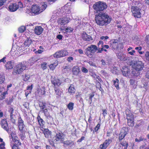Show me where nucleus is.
I'll return each mask as SVG.
<instances>
[{
  "instance_id": "1",
  "label": "nucleus",
  "mask_w": 149,
  "mask_h": 149,
  "mask_svg": "<svg viewBox=\"0 0 149 149\" xmlns=\"http://www.w3.org/2000/svg\"><path fill=\"white\" fill-rule=\"evenodd\" d=\"M107 7L106 3L102 1H99L93 5L94 12L97 14L95 15V21L96 23L100 26L107 25L111 21V18L109 15L102 12Z\"/></svg>"
},
{
  "instance_id": "2",
  "label": "nucleus",
  "mask_w": 149,
  "mask_h": 149,
  "mask_svg": "<svg viewBox=\"0 0 149 149\" xmlns=\"http://www.w3.org/2000/svg\"><path fill=\"white\" fill-rule=\"evenodd\" d=\"M129 132L128 127H123L121 129L118 135V140L120 144L122 146L123 149H127L129 146L128 142L125 140L124 138Z\"/></svg>"
},
{
  "instance_id": "3",
  "label": "nucleus",
  "mask_w": 149,
  "mask_h": 149,
  "mask_svg": "<svg viewBox=\"0 0 149 149\" xmlns=\"http://www.w3.org/2000/svg\"><path fill=\"white\" fill-rule=\"evenodd\" d=\"M103 47L98 49L96 45H92L86 48L84 51L85 54L90 58H93V55L97 50V53H101L103 51Z\"/></svg>"
},
{
  "instance_id": "4",
  "label": "nucleus",
  "mask_w": 149,
  "mask_h": 149,
  "mask_svg": "<svg viewBox=\"0 0 149 149\" xmlns=\"http://www.w3.org/2000/svg\"><path fill=\"white\" fill-rule=\"evenodd\" d=\"M26 65L22 62L19 63L14 67L12 72V74L14 75L21 74L26 68Z\"/></svg>"
},
{
  "instance_id": "5",
  "label": "nucleus",
  "mask_w": 149,
  "mask_h": 149,
  "mask_svg": "<svg viewBox=\"0 0 149 149\" xmlns=\"http://www.w3.org/2000/svg\"><path fill=\"white\" fill-rule=\"evenodd\" d=\"M111 46L114 49H122L123 47V43L119 40L113 39L111 40Z\"/></svg>"
},
{
  "instance_id": "6",
  "label": "nucleus",
  "mask_w": 149,
  "mask_h": 149,
  "mask_svg": "<svg viewBox=\"0 0 149 149\" xmlns=\"http://www.w3.org/2000/svg\"><path fill=\"white\" fill-rule=\"evenodd\" d=\"M64 139V134L62 132H58L53 137V140L54 142L58 143V142L62 143Z\"/></svg>"
},
{
  "instance_id": "7",
  "label": "nucleus",
  "mask_w": 149,
  "mask_h": 149,
  "mask_svg": "<svg viewBox=\"0 0 149 149\" xmlns=\"http://www.w3.org/2000/svg\"><path fill=\"white\" fill-rule=\"evenodd\" d=\"M144 64L142 61H138L134 62L132 65V67L136 71H139L143 69Z\"/></svg>"
},
{
  "instance_id": "8",
  "label": "nucleus",
  "mask_w": 149,
  "mask_h": 149,
  "mask_svg": "<svg viewBox=\"0 0 149 149\" xmlns=\"http://www.w3.org/2000/svg\"><path fill=\"white\" fill-rule=\"evenodd\" d=\"M19 6V7L20 8L22 7V4L21 2H19L18 3V5L16 3H11L8 6V9L10 12H15L16 11L18 8Z\"/></svg>"
},
{
  "instance_id": "9",
  "label": "nucleus",
  "mask_w": 149,
  "mask_h": 149,
  "mask_svg": "<svg viewBox=\"0 0 149 149\" xmlns=\"http://www.w3.org/2000/svg\"><path fill=\"white\" fill-rule=\"evenodd\" d=\"M68 53L65 50H62L56 52L54 54L53 56L55 58H58L65 56L68 54Z\"/></svg>"
},
{
  "instance_id": "10",
  "label": "nucleus",
  "mask_w": 149,
  "mask_h": 149,
  "mask_svg": "<svg viewBox=\"0 0 149 149\" xmlns=\"http://www.w3.org/2000/svg\"><path fill=\"white\" fill-rule=\"evenodd\" d=\"M141 9L136 6H132L131 8V11L133 15L135 17L139 18L141 17Z\"/></svg>"
},
{
  "instance_id": "11",
  "label": "nucleus",
  "mask_w": 149,
  "mask_h": 149,
  "mask_svg": "<svg viewBox=\"0 0 149 149\" xmlns=\"http://www.w3.org/2000/svg\"><path fill=\"white\" fill-rule=\"evenodd\" d=\"M51 81L52 84L53 85L54 87H59L62 84L61 80L57 77L52 76Z\"/></svg>"
},
{
  "instance_id": "12",
  "label": "nucleus",
  "mask_w": 149,
  "mask_h": 149,
  "mask_svg": "<svg viewBox=\"0 0 149 149\" xmlns=\"http://www.w3.org/2000/svg\"><path fill=\"white\" fill-rule=\"evenodd\" d=\"M113 138H109L106 139L104 142L100 146V149H106L109 144L112 143Z\"/></svg>"
},
{
  "instance_id": "13",
  "label": "nucleus",
  "mask_w": 149,
  "mask_h": 149,
  "mask_svg": "<svg viewBox=\"0 0 149 149\" xmlns=\"http://www.w3.org/2000/svg\"><path fill=\"white\" fill-rule=\"evenodd\" d=\"M122 72L123 76L129 77L131 74L130 68L127 66H123L122 70Z\"/></svg>"
},
{
  "instance_id": "14",
  "label": "nucleus",
  "mask_w": 149,
  "mask_h": 149,
  "mask_svg": "<svg viewBox=\"0 0 149 149\" xmlns=\"http://www.w3.org/2000/svg\"><path fill=\"white\" fill-rule=\"evenodd\" d=\"M82 38L83 40L86 41H91L93 40L92 37L88 35L85 31H83L81 34Z\"/></svg>"
},
{
  "instance_id": "15",
  "label": "nucleus",
  "mask_w": 149,
  "mask_h": 149,
  "mask_svg": "<svg viewBox=\"0 0 149 149\" xmlns=\"http://www.w3.org/2000/svg\"><path fill=\"white\" fill-rule=\"evenodd\" d=\"M8 94L7 91L3 86L0 87V100H2L5 98L6 95Z\"/></svg>"
},
{
  "instance_id": "16",
  "label": "nucleus",
  "mask_w": 149,
  "mask_h": 149,
  "mask_svg": "<svg viewBox=\"0 0 149 149\" xmlns=\"http://www.w3.org/2000/svg\"><path fill=\"white\" fill-rule=\"evenodd\" d=\"M1 124L2 128L6 130L8 133H10L7 122L6 119L2 120L1 121Z\"/></svg>"
},
{
  "instance_id": "17",
  "label": "nucleus",
  "mask_w": 149,
  "mask_h": 149,
  "mask_svg": "<svg viewBox=\"0 0 149 149\" xmlns=\"http://www.w3.org/2000/svg\"><path fill=\"white\" fill-rule=\"evenodd\" d=\"M11 136L13 141L15 143L14 145L17 146H19L21 145V143L19 142L18 138L16 136V134L12 132L11 134Z\"/></svg>"
},
{
  "instance_id": "18",
  "label": "nucleus",
  "mask_w": 149,
  "mask_h": 149,
  "mask_svg": "<svg viewBox=\"0 0 149 149\" xmlns=\"http://www.w3.org/2000/svg\"><path fill=\"white\" fill-rule=\"evenodd\" d=\"M126 118L127 120V123L128 126L131 127L134 126V116L131 117L128 116L126 117Z\"/></svg>"
},
{
  "instance_id": "19",
  "label": "nucleus",
  "mask_w": 149,
  "mask_h": 149,
  "mask_svg": "<svg viewBox=\"0 0 149 149\" xmlns=\"http://www.w3.org/2000/svg\"><path fill=\"white\" fill-rule=\"evenodd\" d=\"M31 12L34 14H39L42 11L40 12V8L37 5L32 6L31 8Z\"/></svg>"
},
{
  "instance_id": "20",
  "label": "nucleus",
  "mask_w": 149,
  "mask_h": 149,
  "mask_svg": "<svg viewBox=\"0 0 149 149\" xmlns=\"http://www.w3.org/2000/svg\"><path fill=\"white\" fill-rule=\"evenodd\" d=\"M14 62L12 61L6 62L5 65V67L6 70H11L13 68Z\"/></svg>"
},
{
  "instance_id": "21",
  "label": "nucleus",
  "mask_w": 149,
  "mask_h": 149,
  "mask_svg": "<svg viewBox=\"0 0 149 149\" xmlns=\"http://www.w3.org/2000/svg\"><path fill=\"white\" fill-rule=\"evenodd\" d=\"M43 29L41 26H36L34 29L35 33L38 35H40L43 31Z\"/></svg>"
},
{
  "instance_id": "22",
  "label": "nucleus",
  "mask_w": 149,
  "mask_h": 149,
  "mask_svg": "<svg viewBox=\"0 0 149 149\" xmlns=\"http://www.w3.org/2000/svg\"><path fill=\"white\" fill-rule=\"evenodd\" d=\"M18 124L19 130H21L22 131V129L24 128L25 127V125L24 123L23 120L22 119L21 117H19L18 118Z\"/></svg>"
},
{
  "instance_id": "23",
  "label": "nucleus",
  "mask_w": 149,
  "mask_h": 149,
  "mask_svg": "<svg viewBox=\"0 0 149 149\" xmlns=\"http://www.w3.org/2000/svg\"><path fill=\"white\" fill-rule=\"evenodd\" d=\"M45 93V88L44 87H42V89L37 88V94L39 96L44 95Z\"/></svg>"
},
{
  "instance_id": "24",
  "label": "nucleus",
  "mask_w": 149,
  "mask_h": 149,
  "mask_svg": "<svg viewBox=\"0 0 149 149\" xmlns=\"http://www.w3.org/2000/svg\"><path fill=\"white\" fill-rule=\"evenodd\" d=\"M37 119L38 123V124L40 125V130H41V128H43V127L44 126V124L45 122L42 119L40 116L38 115L37 117Z\"/></svg>"
},
{
  "instance_id": "25",
  "label": "nucleus",
  "mask_w": 149,
  "mask_h": 149,
  "mask_svg": "<svg viewBox=\"0 0 149 149\" xmlns=\"http://www.w3.org/2000/svg\"><path fill=\"white\" fill-rule=\"evenodd\" d=\"M80 71V69L78 66H74L72 70L73 74L76 75L78 74Z\"/></svg>"
},
{
  "instance_id": "26",
  "label": "nucleus",
  "mask_w": 149,
  "mask_h": 149,
  "mask_svg": "<svg viewBox=\"0 0 149 149\" xmlns=\"http://www.w3.org/2000/svg\"><path fill=\"white\" fill-rule=\"evenodd\" d=\"M59 87H54L55 93L57 97H59L61 96L62 92L60 90Z\"/></svg>"
},
{
  "instance_id": "27",
  "label": "nucleus",
  "mask_w": 149,
  "mask_h": 149,
  "mask_svg": "<svg viewBox=\"0 0 149 149\" xmlns=\"http://www.w3.org/2000/svg\"><path fill=\"white\" fill-rule=\"evenodd\" d=\"M68 91L70 95H73L75 94V89L73 85L72 84L70 85L68 89Z\"/></svg>"
},
{
  "instance_id": "28",
  "label": "nucleus",
  "mask_w": 149,
  "mask_h": 149,
  "mask_svg": "<svg viewBox=\"0 0 149 149\" xmlns=\"http://www.w3.org/2000/svg\"><path fill=\"white\" fill-rule=\"evenodd\" d=\"M62 68V71L65 73H68L71 70L70 67L68 65L67 66H63Z\"/></svg>"
},
{
  "instance_id": "29",
  "label": "nucleus",
  "mask_w": 149,
  "mask_h": 149,
  "mask_svg": "<svg viewBox=\"0 0 149 149\" xmlns=\"http://www.w3.org/2000/svg\"><path fill=\"white\" fill-rule=\"evenodd\" d=\"M42 130L45 137L47 138H48L51 134V132L48 129H45Z\"/></svg>"
},
{
  "instance_id": "30",
  "label": "nucleus",
  "mask_w": 149,
  "mask_h": 149,
  "mask_svg": "<svg viewBox=\"0 0 149 149\" xmlns=\"http://www.w3.org/2000/svg\"><path fill=\"white\" fill-rule=\"evenodd\" d=\"M58 65V61L57 60H56L54 63L49 65V67L51 70H53Z\"/></svg>"
},
{
  "instance_id": "31",
  "label": "nucleus",
  "mask_w": 149,
  "mask_h": 149,
  "mask_svg": "<svg viewBox=\"0 0 149 149\" xmlns=\"http://www.w3.org/2000/svg\"><path fill=\"white\" fill-rule=\"evenodd\" d=\"M62 143L67 146H71L74 145V141L71 140H67L65 141H63Z\"/></svg>"
},
{
  "instance_id": "32",
  "label": "nucleus",
  "mask_w": 149,
  "mask_h": 149,
  "mask_svg": "<svg viewBox=\"0 0 149 149\" xmlns=\"http://www.w3.org/2000/svg\"><path fill=\"white\" fill-rule=\"evenodd\" d=\"M113 84L116 87L117 90L119 89L120 88L119 86V80L117 78L116 79V80H113Z\"/></svg>"
},
{
  "instance_id": "33",
  "label": "nucleus",
  "mask_w": 149,
  "mask_h": 149,
  "mask_svg": "<svg viewBox=\"0 0 149 149\" xmlns=\"http://www.w3.org/2000/svg\"><path fill=\"white\" fill-rule=\"evenodd\" d=\"M57 22L59 24L62 25L65 24V20L63 18H59L57 20Z\"/></svg>"
},
{
  "instance_id": "34",
  "label": "nucleus",
  "mask_w": 149,
  "mask_h": 149,
  "mask_svg": "<svg viewBox=\"0 0 149 149\" xmlns=\"http://www.w3.org/2000/svg\"><path fill=\"white\" fill-rule=\"evenodd\" d=\"M32 41L29 38H27L24 42V44L26 46H29L32 43Z\"/></svg>"
},
{
  "instance_id": "35",
  "label": "nucleus",
  "mask_w": 149,
  "mask_h": 149,
  "mask_svg": "<svg viewBox=\"0 0 149 149\" xmlns=\"http://www.w3.org/2000/svg\"><path fill=\"white\" fill-rule=\"evenodd\" d=\"M19 130L21 132V134L19 135L21 139L23 140L24 139V138L26 137L25 135V132L24 131H23V129H22V131L20 130Z\"/></svg>"
},
{
  "instance_id": "36",
  "label": "nucleus",
  "mask_w": 149,
  "mask_h": 149,
  "mask_svg": "<svg viewBox=\"0 0 149 149\" xmlns=\"http://www.w3.org/2000/svg\"><path fill=\"white\" fill-rule=\"evenodd\" d=\"M125 114L126 115V117L128 116L131 117L134 116L130 110L128 109H126Z\"/></svg>"
},
{
  "instance_id": "37",
  "label": "nucleus",
  "mask_w": 149,
  "mask_h": 149,
  "mask_svg": "<svg viewBox=\"0 0 149 149\" xmlns=\"http://www.w3.org/2000/svg\"><path fill=\"white\" fill-rule=\"evenodd\" d=\"M100 122L99 123H98L97 125L94 128V129L93 130V132H95L97 133H98V131L100 129Z\"/></svg>"
},
{
  "instance_id": "38",
  "label": "nucleus",
  "mask_w": 149,
  "mask_h": 149,
  "mask_svg": "<svg viewBox=\"0 0 149 149\" xmlns=\"http://www.w3.org/2000/svg\"><path fill=\"white\" fill-rule=\"evenodd\" d=\"M42 110L46 117H50V116L49 114V113L48 112V109L47 108L42 109Z\"/></svg>"
},
{
  "instance_id": "39",
  "label": "nucleus",
  "mask_w": 149,
  "mask_h": 149,
  "mask_svg": "<svg viewBox=\"0 0 149 149\" xmlns=\"http://www.w3.org/2000/svg\"><path fill=\"white\" fill-rule=\"evenodd\" d=\"M74 103L72 102L69 103L67 106L68 109L70 110H72L74 108Z\"/></svg>"
},
{
  "instance_id": "40",
  "label": "nucleus",
  "mask_w": 149,
  "mask_h": 149,
  "mask_svg": "<svg viewBox=\"0 0 149 149\" xmlns=\"http://www.w3.org/2000/svg\"><path fill=\"white\" fill-rule=\"evenodd\" d=\"M39 105L41 110L46 107V103L43 102H40L39 103Z\"/></svg>"
},
{
  "instance_id": "41",
  "label": "nucleus",
  "mask_w": 149,
  "mask_h": 149,
  "mask_svg": "<svg viewBox=\"0 0 149 149\" xmlns=\"http://www.w3.org/2000/svg\"><path fill=\"white\" fill-rule=\"evenodd\" d=\"M89 99L90 100V104H91L92 103V98L94 97L95 95L94 93L93 92L89 95Z\"/></svg>"
},
{
  "instance_id": "42",
  "label": "nucleus",
  "mask_w": 149,
  "mask_h": 149,
  "mask_svg": "<svg viewBox=\"0 0 149 149\" xmlns=\"http://www.w3.org/2000/svg\"><path fill=\"white\" fill-rule=\"evenodd\" d=\"M26 30L25 27L24 26H22L18 29V31L19 33H22L24 32Z\"/></svg>"
},
{
  "instance_id": "43",
  "label": "nucleus",
  "mask_w": 149,
  "mask_h": 149,
  "mask_svg": "<svg viewBox=\"0 0 149 149\" xmlns=\"http://www.w3.org/2000/svg\"><path fill=\"white\" fill-rule=\"evenodd\" d=\"M23 80L24 81H27L30 78V76L28 75L25 74L22 76Z\"/></svg>"
},
{
  "instance_id": "44",
  "label": "nucleus",
  "mask_w": 149,
  "mask_h": 149,
  "mask_svg": "<svg viewBox=\"0 0 149 149\" xmlns=\"http://www.w3.org/2000/svg\"><path fill=\"white\" fill-rule=\"evenodd\" d=\"M144 140L143 137L142 136H141L139 137V139L136 138L135 139V141L136 142H140L141 141H143Z\"/></svg>"
},
{
  "instance_id": "45",
  "label": "nucleus",
  "mask_w": 149,
  "mask_h": 149,
  "mask_svg": "<svg viewBox=\"0 0 149 149\" xmlns=\"http://www.w3.org/2000/svg\"><path fill=\"white\" fill-rule=\"evenodd\" d=\"M14 109L12 107H10L8 110V112L10 113V116H13L14 113Z\"/></svg>"
},
{
  "instance_id": "46",
  "label": "nucleus",
  "mask_w": 149,
  "mask_h": 149,
  "mask_svg": "<svg viewBox=\"0 0 149 149\" xmlns=\"http://www.w3.org/2000/svg\"><path fill=\"white\" fill-rule=\"evenodd\" d=\"M64 30L65 31L66 33H70L72 31L73 29L71 27H70L65 28Z\"/></svg>"
},
{
  "instance_id": "47",
  "label": "nucleus",
  "mask_w": 149,
  "mask_h": 149,
  "mask_svg": "<svg viewBox=\"0 0 149 149\" xmlns=\"http://www.w3.org/2000/svg\"><path fill=\"white\" fill-rule=\"evenodd\" d=\"M47 63L45 62H43L41 64V67L42 68L43 70H45L47 68Z\"/></svg>"
},
{
  "instance_id": "48",
  "label": "nucleus",
  "mask_w": 149,
  "mask_h": 149,
  "mask_svg": "<svg viewBox=\"0 0 149 149\" xmlns=\"http://www.w3.org/2000/svg\"><path fill=\"white\" fill-rule=\"evenodd\" d=\"M145 56L146 60L149 61V51H147L146 52Z\"/></svg>"
},
{
  "instance_id": "49",
  "label": "nucleus",
  "mask_w": 149,
  "mask_h": 149,
  "mask_svg": "<svg viewBox=\"0 0 149 149\" xmlns=\"http://www.w3.org/2000/svg\"><path fill=\"white\" fill-rule=\"evenodd\" d=\"M33 87V84H31V85H28L26 88V90H30L29 91H31V92Z\"/></svg>"
},
{
  "instance_id": "50",
  "label": "nucleus",
  "mask_w": 149,
  "mask_h": 149,
  "mask_svg": "<svg viewBox=\"0 0 149 149\" xmlns=\"http://www.w3.org/2000/svg\"><path fill=\"white\" fill-rule=\"evenodd\" d=\"M135 49H139V50L138 51V52L139 53L141 54H142L143 53V52H141V51L142 49V47H137L135 48Z\"/></svg>"
},
{
  "instance_id": "51",
  "label": "nucleus",
  "mask_w": 149,
  "mask_h": 149,
  "mask_svg": "<svg viewBox=\"0 0 149 149\" xmlns=\"http://www.w3.org/2000/svg\"><path fill=\"white\" fill-rule=\"evenodd\" d=\"M101 73L104 76L107 77L108 76V74L107 72L104 70H102L101 71Z\"/></svg>"
},
{
  "instance_id": "52",
  "label": "nucleus",
  "mask_w": 149,
  "mask_h": 149,
  "mask_svg": "<svg viewBox=\"0 0 149 149\" xmlns=\"http://www.w3.org/2000/svg\"><path fill=\"white\" fill-rule=\"evenodd\" d=\"M81 70L82 72L84 73H86L88 72V70L84 67H82Z\"/></svg>"
},
{
  "instance_id": "53",
  "label": "nucleus",
  "mask_w": 149,
  "mask_h": 149,
  "mask_svg": "<svg viewBox=\"0 0 149 149\" xmlns=\"http://www.w3.org/2000/svg\"><path fill=\"white\" fill-rule=\"evenodd\" d=\"M5 80V77L1 76L0 77V84H2L3 83Z\"/></svg>"
},
{
  "instance_id": "54",
  "label": "nucleus",
  "mask_w": 149,
  "mask_h": 149,
  "mask_svg": "<svg viewBox=\"0 0 149 149\" xmlns=\"http://www.w3.org/2000/svg\"><path fill=\"white\" fill-rule=\"evenodd\" d=\"M47 6L46 4H45V3H44L43 4L42 6V11L44 10L47 7Z\"/></svg>"
},
{
  "instance_id": "55",
  "label": "nucleus",
  "mask_w": 149,
  "mask_h": 149,
  "mask_svg": "<svg viewBox=\"0 0 149 149\" xmlns=\"http://www.w3.org/2000/svg\"><path fill=\"white\" fill-rule=\"evenodd\" d=\"M102 114L104 117H105L107 114V111L106 109L102 110Z\"/></svg>"
},
{
  "instance_id": "56",
  "label": "nucleus",
  "mask_w": 149,
  "mask_h": 149,
  "mask_svg": "<svg viewBox=\"0 0 149 149\" xmlns=\"http://www.w3.org/2000/svg\"><path fill=\"white\" fill-rule=\"evenodd\" d=\"M10 120L11 122H12L13 123H15V120L14 119L13 117V116H10Z\"/></svg>"
},
{
  "instance_id": "57",
  "label": "nucleus",
  "mask_w": 149,
  "mask_h": 149,
  "mask_svg": "<svg viewBox=\"0 0 149 149\" xmlns=\"http://www.w3.org/2000/svg\"><path fill=\"white\" fill-rule=\"evenodd\" d=\"M109 38V37L108 36H102L100 37V39L101 40H107Z\"/></svg>"
},
{
  "instance_id": "58",
  "label": "nucleus",
  "mask_w": 149,
  "mask_h": 149,
  "mask_svg": "<svg viewBox=\"0 0 149 149\" xmlns=\"http://www.w3.org/2000/svg\"><path fill=\"white\" fill-rule=\"evenodd\" d=\"M85 137L84 136H82L81 138L79 139L77 141V142H81L85 139Z\"/></svg>"
},
{
  "instance_id": "59",
  "label": "nucleus",
  "mask_w": 149,
  "mask_h": 149,
  "mask_svg": "<svg viewBox=\"0 0 149 149\" xmlns=\"http://www.w3.org/2000/svg\"><path fill=\"white\" fill-rule=\"evenodd\" d=\"M81 94L80 93H77V94L75 95V97L76 99H78L79 98L81 97Z\"/></svg>"
},
{
  "instance_id": "60",
  "label": "nucleus",
  "mask_w": 149,
  "mask_h": 149,
  "mask_svg": "<svg viewBox=\"0 0 149 149\" xmlns=\"http://www.w3.org/2000/svg\"><path fill=\"white\" fill-rule=\"evenodd\" d=\"M130 82L131 85H134L135 84V81L133 79H131L130 81Z\"/></svg>"
},
{
  "instance_id": "61",
  "label": "nucleus",
  "mask_w": 149,
  "mask_h": 149,
  "mask_svg": "<svg viewBox=\"0 0 149 149\" xmlns=\"http://www.w3.org/2000/svg\"><path fill=\"white\" fill-rule=\"evenodd\" d=\"M43 52V50H42L41 49H39L38 50L36 51L35 52V53L36 54H40L42 53Z\"/></svg>"
},
{
  "instance_id": "62",
  "label": "nucleus",
  "mask_w": 149,
  "mask_h": 149,
  "mask_svg": "<svg viewBox=\"0 0 149 149\" xmlns=\"http://www.w3.org/2000/svg\"><path fill=\"white\" fill-rule=\"evenodd\" d=\"M73 60V58L72 57H69L67 58V61L69 62H71V61Z\"/></svg>"
},
{
  "instance_id": "63",
  "label": "nucleus",
  "mask_w": 149,
  "mask_h": 149,
  "mask_svg": "<svg viewBox=\"0 0 149 149\" xmlns=\"http://www.w3.org/2000/svg\"><path fill=\"white\" fill-rule=\"evenodd\" d=\"M146 144H145L143 145H142L140 147V149H146Z\"/></svg>"
},
{
  "instance_id": "64",
  "label": "nucleus",
  "mask_w": 149,
  "mask_h": 149,
  "mask_svg": "<svg viewBox=\"0 0 149 149\" xmlns=\"http://www.w3.org/2000/svg\"><path fill=\"white\" fill-rule=\"evenodd\" d=\"M0 149H5V147L4 146V143H1L0 144Z\"/></svg>"
}]
</instances>
